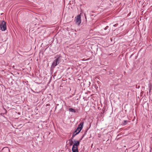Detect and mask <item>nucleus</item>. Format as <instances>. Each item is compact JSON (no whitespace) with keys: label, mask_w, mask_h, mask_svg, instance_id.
Masks as SVG:
<instances>
[{"label":"nucleus","mask_w":152,"mask_h":152,"mask_svg":"<svg viewBox=\"0 0 152 152\" xmlns=\"http://www.w3.org/2000/svg\"><path fill=\"white\" fill-rule=\"evenodd\" d=\"M72 151L73 152H78L77 147L73 145L72 148Z\"/></svg>","instance_id":"nucleus-6"},{"label":"nucleus","mask_w":152,"mask_h":152,"mask_svg":"<svg viewBox=\"0 0 152 152\" xmlns=\"http://www.w3.org/2000/svg\"><path fill=\"white\" fill-rule=\"evenodd\" d=\"M60 60V57H58V58L56 59V60H54V61L53 62L52 64V65L53 66H57L58 64H59V61Z\"/></svg>","instance_id":"nucleus-2"},{"label":"nucleus","mask_w":152,"mask_h":152,"mask_svg":"<svg viewBox=\"0 0 152 152\" xmlns=\"http://www.w3.org/2000/svg\"><path fill=\"white\" fill-rule=\"evenodd\" d=\"M69 141L71 142H70V145H72V143H73V141H72V139H71V140H69Z\"/></svg>","instance_id":"nucleus-10"},{"label":"nucleus","mask_w":152,"mask_h":152,"mask_svg":"<svg viewBox=\"0 0 152 152\" xmlns=\"http://www.w3.org/2000/svg\"><path fill=\"white\" fill-rule=\"evenodd\" d=\"M0 27L1 30L4 31H5L6 29V26L5 22L4 21H2L0 25Z\"/></svg>","instance_id":"nucleus-1"},{"label":"nucleus","mask_w":152,"mask_h":152,"mask_svg":"<svg viewBox=\"0 0 152 152\" xmlns=\"http://www.w3.org/2000/svg\"><path fill=\"white\" fill-rule=\"evenodd\" d=\"M83 124H84L83 122H81L78 125L77 128H78L79 129H80V130H81L83 128Z\"/></svg>","instance_id":"nucleus-5"},{"label":"nucleus","mask_w":152,"mask_h":152,"mask_svg":"<svg viewBox=\"0 0 152 152\" xmlns=\"http://www.w3.org/2000/svg\"><path fill=\"white\" fill-rule=\"evenodd\" d=\"M81 21L80 15H79L77 16L76 23L78 24V25H79L81 23Z\"/></svg>","instance_id":"nucleus-3"},{"label":"nucleus","mask_w":152,"mask_h":152,"mask_svg":"<svg viewBox=\"0 0 152 152\" xmlns=\"http://www.w3.org/2000/svg\"><path fill=\"white\" fill-rule=\"evenodd\" d=\"M78 134L77 133H75V132H74L73 133V134H72V136L71 138V139L72 140L73 139V138H74V137H75V136L77 134Z\"/></svg>","instance_id":"nucleus-7"},{"label":"nucleus","mask_w":152,"mask_h":152,"mask_svg":"<svg viewBox=\"0 0 152 152\" xmlns=\"http://www.w3.org/2000/svg\"><path fill=\"white\" fill-rule=\"evenodd\" d=\"M69 111L75 113V110L74 109H73L72 108H70L69 109Z\"/></svg>","instance_id":"nucleus-9"},{"label":"nucleus","mask_w":152,"mask_h":152,"mask_svg":"<svg viewBox=\"0 0 152 152\" xmlns=\"http://www.w3.org/2000/svg\"><path fill=\"white\" fill-rule=\"evenodd\" d=\"M81 131V130H80L79 129L77 128V129L75 130V133H76L78 134Z\"/></svg>","instance_id":"nucleus-8"},{"label":"nucleus","mask_w":152,"mask_h":152,"mask_svg":"<svg viewBox=\"0 0 152 152\" xmlns=\"http://www.w3.org/2000/svg\"><path fill=\"white\" fill-rule=\"evenodd\" d=\"M81 140L82 139L80 140V141L74 140V143L73 145L76 147H77V146H79L80 144V142Z\"/></svg>","instance_id":"nucleus-4"},{"label":"nucleus","mask_w":152,"mask_h":152,"mask_svg":"<svg viewBox=\"0 0 152 152\" xmlns=\"http://www.w3.org/2000/svg\"><path fill=\"white\" fill-rule=\"evenodd\" d=\"M118 25V24H115L113 25L114 26H116Z\"/></svg>","instance_id":"nucleus-11"}]
</instances>
